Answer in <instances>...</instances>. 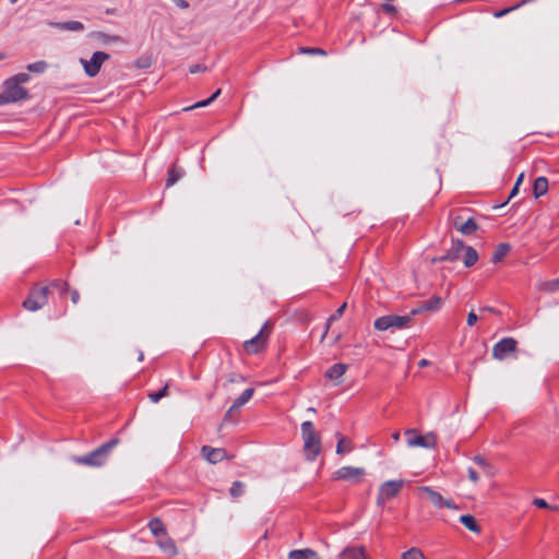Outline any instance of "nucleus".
<instances>
[{
    "label": "nucleus",
    "instance_id": "obj_23",
    "mask_svg": "<svg viewBox=\"0 0 559 559\" xmlns=\"http://www.w3.org/2000/svg\"><path fill=\"white\" fill-rule=\"evenodd\" d=\"M347 370V365L345 364H334L332 367H330L326 372L325 377L330 380H340L344 373Z\"/></svg>",
    "mask_w": 559,
    "mask_h": 559
},
{
    "label": "nucleus",
    "instance_id": "obj_53",
    "mask_svg": "<svg viewBox=\"0 0 559 559\" xmlns=\"http://www.w3.org/2000/svg\"><path fill=\"white\" fill-rule=\"evenodd\" d=\"M481 468H483V471H484V473H485V474H487V475H493V473H492V471H491L492 468H491V466H490V465H489V467H481Z\"/></svg>",
    "mask_w": 559,
    "mask_h": 559
},
{
    "label": "nucleus",
    "instance_id": "obj_12",
    "mask_svg": "<svg viewBox=\"0 0 559 559\" xmlns=\"http://www.w3.org/2000/svg\"><path fill=\"white\" fill-rule=\"evenodd\" d=\"M366 471L362 467L342 466L333 474L336 480H346L350 483H359L365 476Z\"/></svg>",
    "mask_w": 559,
    "mask_h": 559
},
{
    "label": "nucleus",
    "instance_id": "obj_24",
    "mask_svg": "<svg viewBox=\"0 0 559 559\" xmlns=\"http://www.w3.org/2000/svg\"><path fill=\"white\" fill-rule=\"evenodd\" d=\"M464 257H463V263L466 267L473 266L477 260H478V253L477 251L471 247L464 245Z\"/></svg>",
    "mask_w": 559,
    "mask_h": 559
},
{
    "label": "nucleus",
    "instance_id": "obj_7",
    "mask_svg": "<svg viewBox=\"0 0 559 559\" xmlns=\"http://www.w3.org/2000/svg\"><path fill=\"white\" fill-rule=\"evenodd\" d=\"M272 325L269 322H265L259 333L250 340H247L243 343V349L247 354H258L263 350L266 346L269 334L265 333V330H270Z\"/></svg>",
    "mask_w": 559,
    "mask_h": 559
},
{
    "label": "nucleus",
    "instance_id": "obj_26",
    "mask_svg": "<svg viewBox=\"0 0 559 559\" xmlns=\"http://www.w3.org/2000/svg\"><path fill=\"white\" fill-rule=\"evenodd\" d=\"M148 528L155 538L167 532L164 523L158 518H154L148 522Z\"/></svg>",
    "mask_w": 559,
    "mask_h": 559
},
{
    "label": "nucleus",
    "instance_id": "obj_13",
    "mask_svg": "<svg viewBox=\"0 0 559 559\" xmlns=\"http://www.w3.org/2000/svg\"><path fill=\"white\" fill-rule=\"evenodd\" d=\"M201 453L209 463L216 464L219 463L226 459H230L227 455V452L223 448H212L210 445H203L201 448Z\"/></svg>",
    "mask_w": 559,
    "mask_h": 559
},
{
    "label": "nucleus",
    "instance_id": "obj_55",
    "mask_svg": "<svg viewBox=\"0 0 559 559\" xmlns=\"http://www.w3.org/2000/svg\"><path fill=\"white\" fill-rule=\"evenodd\" d=\"M399 437H400V436H399V432H395V433L393 435V438H394L395 440H399Z\"/></svg>",
    "mask_w": 559,
    "mask_h": 559
},
{
    "label": "nucleus",
    "instance_id": "obj_11",
    "mask_svg": "<svg viewBox=\"0 0 559 559\" xmlns=\"http://www.w3.org/2000/svg\"><path fill=\"white\" fill-rule=\"evenodd\" d=\"M518 342L512 337H504L492 347V357L498 360H503L511 354L515 353Z\"/></svg>",
    "mask_w": 559,
    "mask_h": 559
},
{
    "label": "nucleus",
    "instance_id": "obj_29",
    "mask_svg": "<svg viewBox=\"0 0 559 559\" xmlns=\"http://www.w3.org/2000/svg\"><path fill=\"white\" fill-rule=\"evenodd\" d=\"M538 288L546 293H552V292L559 290V277L555 278V280L542 282L538 285Z\"/></svg>",
    "mask_w": 559,
    "mask_h": 559
},
{
    "label": "nucleus",
    "instance_id": "obj_19",
    "mask_svg": "<svg viewBox=\"0 0 559 559\" xmlns=\"http://www.w3.org/2000/svg\"><path fill=\"white\" fill-rule=\"evenodd\" d=\"M48 25L61 31L79 32L84 29V25L79 21L49 22Z\"/></svg>",
    "mask_w": 559,
    "mask_h": 559
},
{
    "label": "nucleus",
    "instance_id": "obj_48",
    "mask_svg": "<svg viewBox=\"0 0 559 559\" xmlns=\"http://www.w3.org/2000/svg\"><path fill=\"white\" fill-rule=\"evenodd\" d=\"M512 10H513V8L504 9V10H502V11H500V12L495 13V16H496V17H501V16H503L504 14L509 13V12H510V11H512Z\"/></svg>",
    "mask_w": 559,
    "mask_h": 559
},
{
    "label": "nucleus",
    "instance_id": "obj_32",
    "mask_svg": "<svg viewBox=\"0 0 559 559\" xmlns=\"http://www.w3.org/2000/svg\"><path fill=\"white\" fill-rule=\"evenodd\" d=\"M402 559H428V558L424 555V552L419 548L413 547L402 554Z\"/></svg>",
    "mask_w": 559,
    "mask_h": 559
},
{
    "label": "nucleus",
    "instance_id": "obj_3",
    "mask_svg": "<svg viewBox=\"0 0 559 559\" xmlns=\"http://www.w3.org/2000/svg\"><path fill=\"white\" fill-rule=\"evenodd\" d=\"M411 322V316L389 314L377 318L373 322V326L378 331L402 330L407 328Z\"/></svg>",
    "mask_w": 559,
    "mask_h": 559
},
{
    "label": "nucleus",
    "instance_id": "obj_37",
    "mask_svg": "<svg viewBox=\"0 0 559 559\" xmlns=\"http://www.w3.org/2000/svg\"><path fill=\"white\" fill-rule=\"evenodd\" d=\"M533 504L539 509H551L554 511L559 510V508L557 506H550L545 499H542V498H535L533 500Z\"/></svg>",
    "mask_w": 559,
    "mask_h": 559
},
{
    "label": "nucleus",
    "instance_id": "obj_43",
    "mask_svg": "<svg viewBox=\"0 0 559 559\" xmlns=\"http://www.w3.org/2000/svg\"><path fill=\"white\" fill-rule=\"evenodd\" d=\"M206 71V67L204 64H193L190 67L189 72L191 74L198 73V72H204Z\"/></svg>",
    "mask_w": 559,
    "mask_h": 559
},
{
    "label": "nucleus",
    "instance_id": "obj_1",
    "mask_svg": "<svg viewBox=\"0 0 559 559\" xmlns=\"http://www.w3.org/2000/svg\"><path fill=\"white\" fill-rule=\"evenodd\" d=\"M304 441V454L307 461L313 462L321 452V437L312 421H304L300 426Z\"/></svg>",
    "mask_w": 559,
    "mask_h": 559
},
{
    "label": "nucleus",
    "instance_id": "obj_25",
    "mask_svg": "<svg viewBox=\"0 0 559 559\" xmlns=\"http://www.w3.org/2000/svg\"><path fill=\"white\" fill-rule=\"evenodd\" d=\"M460 522L471 532L479 534L480 526L477 524L476 519L471 514H464L460 516Z\"/></svg>",
    "mask_w": 559,
    "mask_h": 559
},
{
    "label": "nucleus",
    "instance_id": "obj_47",
    "mask_svg": "<svg viewBox=\"0 0 559 559\" xmlns=\"http://www.w3.org/2000/svg\"><path fill=\"white\" fill-rule=\"evenodd\" d=\"M176 4L181 9H187L189 3L186 0H175Z\"/></svg>",
    "mask_w": 559,
    "mask_h": 559
},
{
    "label": "nucleus",
    "instance_id": "obj_10",
    "mask_svg": "<svg viewBox=\"0 0 559 559\" xmlns=\"http://www.w3.org/2000/svg\"><path fill=\"white\" fill-rule=\"evenodd\" d=\"M109 58V53L104 51H96L93 53L90 60L81 58L80 62L83 66L85 74L90 78H94L98 74L103 63Z\"/></svg>",
    "mask_w": 559,
    "mask_h": 559
},
{
    "label": "nucleus",
    "instance_id": "obj_4",
    "mask_svg": "<svg viewBox=\"0 0 559 559\" xmlns=\"http://www.w3.org/2000/svg\"><path fill=\"white\" fill-rule=\"evenodd\" d=\"M27 91L17 84L16 80L8 79L4 82V91L0 94V105L15 103L27 98Z\"/></svg>",
    "mask_w": 559,
    "mask_h": 559
},
{
    "label": "nucleus",
    "instance_id": "obj_40",
    "mask_svg": "<svg viewBox=\"0 0 559 559\" xmlns=\"http://www.w3.org/2000/svg\"><path fill=\"white\" fill-rule=\"evenodd\" d=\"M381 9L386 14H394V13H396V8L393 4H391V3H383L381 5Z\"/></svg>",
    "mask_w": 559,
    "mask_h": 559
},
{
    "label": "nucleus",
    "instance_id": "obj_38",
    "mask_svg": "<svg viewBox=\"0 0 559 559\" xmlns=\"http://www.w3.org/2000/svg\"><path fill=\"white\" fill-rule=\"evenodd\" d=\"M301 53H309V55H321L325 56L326 52L321 48H310V47H302L300 48Z\"/></svg>",
    "mask_w": 559,
    "mask_h": 559
},
{
    "label": "nucleus",
    "instance_id": "obj_17",
    "mask_svg": "<svg viewBox=\"0 0 559 559\" xmlns=\"http://www.w3.org/2000/svg\"><path fill=\"white\" fill-rule=\"evenodd\" d=\"M254 390L252 388L246 389L233 403L225 415V419H227L234 412L240 411V408L247 404L252 397Z\"/></svg>",
    "mask_w": 559,
    "mask_h": 559
},
{
    "label": "nucleus",
    "instance_id": "obj_8",
    "mask_svg": "<svg viewBox=\"0 0 559 559\" xmlns=\"http://www.w3.org/2000/svg\"><path fill=\"white\" fill-rule=\"evenodd\" d=\"M404 480H389L383 483L379 487L378 496H377V504L382 506L386 501L393 499L399 495L401 489L403 488Z\"/></svg>",
    "mask_w": 559,
    "mask_h": 559
},
{
    "label": "nucleus",
    "instance_id": "obj_46",
    "mask_svg": "<svg viewBox=\"0 0 559 559\" xmlns=\"http://www.w3.org/2000/svg\"><path fill=\"white\" fill-rule=\"evenodd\" d=\"M71 300L73 304H78L79 300H80V294L78 290H72L71 292Z\"/></svg>",
    "mask_w": 559,
    "mask_h": 559
},
{
    "label": "nucleus",
    "instance_id": "obj_36",
    "mask_svg": "<svg viewBox=\"0 0 559 559\" xmlns=\"http://www.w3.org/2000/svg\"><path fill=\"white\" fill-rule=\"evenodd\" d=\"M168 392V385L166 384L162 390L158 392H153L148 394L150 400L153 403H158L164 396L167 395Z\"/></svg>",
    "mask_w": 559,
    "mask_h": 559
},
{
    "label": "nucleus",
    "instance_id": "obj_39",
    "mask_svg": "<svg viewBox=\"0 0 559 559\" xmlns=\"http://www.w3.org/2000/svg\"><path fill=\"white\" fill-rule=\"evenodd\" d=\"M13 80H16L17 84L26 83L29 81V75L27 73H19L15 76L12 78Z\"/></svg>",
    "mask_w": 559,
    "mask_h": 559
},
{
    "label": "nucleus",
    "instance_id": "obj_5",
    "mask_svg": "<svg viewBox=\"0 0 559 559\" xmlns=\"http://www.w3.org/2000/svg\"><path fill=\"white\" fill-rule=\"evenodd\" d=\"M49 288L47 286H35L24 300L23 307L28 311H37L48 302Z\"/></svg>",
    "mask_w": 559,
    "mask_h": 559
},
{
    "label": "nucleus",
    "instance_id": "obj_9",
    "mask_svg": "<svg viewBox=\"0 0 559 559\" xmlns=\"http://www.w3.org/2000/svg\"><path fill=\"white\" fill-rule=\"evenodd\" d=\"M405 435L407 445L411 448L421 447L426 449H433L437 444V436L433 432L418 435L415 430H407Z\"/></svg>",
    "mask_w": 559,
    "mask_h": 559
},
{
    "label": "nucleus",
    "instance_id": "obj_16",
    "mask_svg": "<svg viewBox=\"0 0 559 559\" xmlns=\"http://www.w3.org/2000/svg\"><path fill=\"white\" fill-rule=\"evenodd\" d=\"M156 544L162 551L167 554L168 556H177L178 549L171 537L168 536L167 532L156 537Z\"/></svg>",
    "mask_w": 559,
    "mask_h": 559
},
{
    "label": "nucleus",
    "instance_id": "obj_50",
    "mask_svg": "<svg viewBox=\"0 0 559 559\" xmlns=\"http://www.w3.org/2000/svg\"><path fill=\"white\" fill-rule=\"evenodd\" d=\"M519 188H520V187H518V185H514V186H513V188H512V190H511V192H510L509 199H512V198H514V197L518 194V192H519Z\"/></svg>",
    "mask_w": 559,
    "mask_h": 559
},
{
    "label": "nucleus",
    "instance_id": "obj_45",
    "mask_svg": "<svg viewBox=\"0 0 559 559\" xmlns=\"http://www.w3.org/2000/svg\"><path fill=\"white\" fill-rule=\"evenodd\" d=\"M474 462L477 463L480 467H489V463L481 456H475Z\"/></svg>",
    "mask_w": 559,
    "mask_h": 559
},
{
    "label": "nucleus",
    "instance_id": "obj_52",
    "mask_svg": "<svg viewBox=\"0 0 559 559\" xmlns=\"http://www.w3.org/2000/svg\"><path fill=\"white\" fill-rule=\"evenodd\" d=\"M429 364L430 362L427 359H421V360H419L418 366L423 368V367H427Z\"/></svg>",
    "mask_w": 559,
    "mask_h": 559
},
{
    "label": "nucleus",
    "instance_id": "obj_57",
    "mask_svg": "<svg viewBox=\"0 0 559 559\" xmlns=\"http://www.w3.org/2000/svg\"><path fill=\"white\" fill-rule=\"evenodd\" d=\"M4 59V56L2 53H0V60Z\"/></svg>",
    "mask_w": 559,
    "mask_h": 559
},
{
    "label": "nucleus",
    "instance_id": "obj_27",
    "mask_svg": "<svg viewBox=\"0 0 559 559\" xmlns=\"http://www.w3.org/2000/svg\"><path fill=\"white\" fill-rule=\"evenodd\" d=\"M510 251V246L508 243H500L492 253V262H500Z\"/></svg>",
    "mask_w": 559,
    "mask_h": 559
},
{
    "label": "nucleus",
    "instance_id": "obj_20",
    "mask_svg": "<svg viewBox=\"0 0 559 559\" xmlns=\"http://www.w3.org/2000/svg\"><path fill=\"white\" fill-rule=\"evenodd\" d=\"M335 437L337 438V444L335 450L336 454L344 455L346 453H349L354 449L352 440L348 439L347 437L341 435L340 432H337Z\"/></svg>",
    "mask_w": 559,
    "mask_h": 559
},
{
    "label": "nucleus",
    "instance_id": "obj_6",
    "mask_svg": "<svg viewBox=\"0 0 559 559\" xmlns=\"http://www.w3.org/2000/svg\"><path fill=\"white\" fill-rule=\"evenodd\" d=\"M416 491L427 497L429 502L437 509L448 508L457 510L459 507L453 502L452 499L444 498L439 491L435 490L429 486H420L416 488Z\"/></svg>",
    "mask_w": 559,
    "mask_h": 559
},
{
    "label": "nucleus",
    "instance_id": "obj_41",
    "mask_svg": "<svg viewBox=\"0 0 559 559\" xmlns=\"http://www.w3.org/2000/svg\"><path fill=\"white\" fill-rule=\"evenodd\" d=\"M478 321V316L474 312V311H471L468 314H467V325L468 326H473L476 324V322Z\"/></svg>",
    "mask_w": 559,
    "mask_h": 559
},
{
    "label": "nucleus",
    "instance_id": "obj_14",
    "mask_svg": "<svg viewBox=\"0 0 559 559\" xmlns=\"http://www.w3.org/2000/svg\"><path fill=\"white\" fill-rule=\"evenodd\" d=\"M451 222L453 227L462 235H471L478 229L477 223L472 217L463 221L461 215H456L451 218Z\"/></svg>",
    "mask_w": 559,
    "mask_h": 559
},
{
    "label": "nucleus",
    "instance_id": "obj_30",
    "mask_svg": "<svg viewBox=\"0 0 559 559\" xmlns=\"http://www.w3.org/2000/svg\"><path fill=\"white\" fill-rule=\"evenodd\" d=\"M426 311H436L442 305V299L439 296H433L430 300L421 302Z\"/></svg>",
    "mask_w": 559,
    "mask_h": 559
},
{
    "label": "nucleus",
    "instance_id": "obj_33",
    "mask_svg": "<svg viewBox=\"0 0 559 559\" xmlns=\"http://www.w3.org/2000/svg\"><path fill=\"white\" fill-rule=\"evenodd\" d=\"M243 491H245V484L239 480L234 481L229 489V493L234 498L240 497L243 493Z\"/></svg>",
    "mask_w": 559,
    "mask_h": 559
},
{
    "label": "nucleus",
    "instance_id": "obj_58",
    "mask_svg": "<svg viewBox=\"0 0 559 559\" xmlns=\"http://www.w3.org/2000/svg\"><path fill=\"white\" fill-rule=\"evenodd\" d=\"M17 0H10L11 3H15Z\"/></svg>",
    "mask_w": 559,
    "mask_h": 559
},
{
    "label": "nucleus",
    "instance_id": "obj_2",
    "mask_svg": "<svg viewBox=\"0 0 559 559\" xmlns=\"http://www.w3.org/2000/svg\"><path fill=\"white\" fill-rule=\"evenodd\" d=\"M118 444V439H111L96 450L83 456H74L72 461L79 465L100 467L108 460L110 451Z\"/></svg>",
    "mask_w": 559,
    "mask_h": 559
},
{
    "label": "nucleus",
    "instance_id": "obj_49",
    "mask_svg": "<svg viewBox=\"0 0 559 559\" xmlns=\"http://www.w3.org/2000/svg\"><path fill=\"white\" fill-rule=\"evenodd\" d=\"M479 311H481V312L498 313V311H497L495 308H492V307H481V308L479 309Z\"/></svg>",
    "mask_w": 559,
    "mask_h": 559
},
{
    "label": "nucleus",
    "instance_id": "obj_51",
    "mask_svg": "<svg viewBox=\"0 0 559 559\" xmlns=\"http://www.w3.org/2000/svg\"><path fill=\"white\" fill-rule=\"evenodd\" d=\"M523 179H524V174H520L519 177L516 178V181L514 185H518V187L521 186V183L523 182Z\"/></svg>",
    "mask_w": 559,
    "mask_h": 559
},
{
    "label": "nucleus",
    "instance_id": "obj_21",
    "mask_svg": "<svg viewBox=\"0 0 559 559\" xmlns=\"http://www.w3.org/2000/svg\"><path fill=\"white\" fill-rule=\"evenodd\" d=\"M287 559H322L318 552L310 548L289 551Z\"/></svg>",
    "mask_w": 559,
    "mask_h": 559
},
{
    "label": "nucleus",
    "instance_id": "obj_15",
    "mask_svg": "<svg viewBox=\"0 0 559 559\" xmlns=\"http://www.w3.org/2000/svg\"><path fill=\"white\" fill-rule=\"evenodd\" d=\"M463 249H464V242L462 240H453L451 248L443 255L433 258L432 263L445 262V261H449V262L456 261L460 258Z\"/></svg>",
    "mask_w": 559,
    "mask_h": 559
},
{
    "label": "nucleus",
    "instance_id": "obj_31",
    "mask_svg": "<svg viewBox=\"0 0 559 559\" xmlns=\"http://www.w3.org/2000/svg\"><path fill=\"white\" fill-rule=\"evenodd\" d=\"M221 93H222V91H221V88H218L207 99L198 102L197 104H194V105H192L190 107L185 108V110H190V109H193V108H201V107L209 106L211 103H213L221 95Z\"/></svg>",
    "mask_w": 559,
    "mask_h": 559
},
{
    "label": "nucleus",
    "instance_id": "obj_56",
    "mask_svg": "<svg viewBox=\"0 0 559 559\" xmlns=\"http://www.w3.org/2000/svg\"><path fill=\"white\" fill-rule=\"evenodd\" d=\"M139 360H143V354L142 353L139 356Z\"/></svg>",
    "mask_w": 559,
    "mask_h": 559
},
{
    "label": "nucleus",
    "instance_id": "obj_35",
    "mask_svg": "<svg viewBox=\"0 0 559 559\" xmlns=\"http://www.w3.org/2000/svg\"><path fill=\"white\" fill-rule=\"evenodd\" d=\"M47 63L45 61H36L34 63H29L27 66V70L29 72H34V73H44L47 69Z\"/></svg>",
    "mask_w": 559,
    "mask_h": 559
},
{
    "label": "nucleus",
    "instance_id": "obj_28",
    "mask_svg": "<svg viewBox=\"0 0 559 559\" xmlns=\"http://www.w3.org/2000/svg\"><path fill=\"white\" fill-rule=\"evenodd\" d=\"M346 308H347V304H346V302H344V304H342V305H341V307H340V308H338V309H337V310H336L332 316H330V318L328 319L326 325H325L324 333H323V335H322V340L326 336V334H328V332H329V329H330L331 323H332L333 321L338 320V319L343 316V313H344V311H345V309H346Z\"/></svg>",
    "mask_w": 559,
    "mask_h": 559
},
{
    "label": "nucleus",
    "instance_id": "obj_54",
    "mask_svg": "<svg viewBox=\"0 0 559 559\" xmlns=\"http://www.w3.org/2000/svg\"><path fill=\"white\" fill-rule=\"evenodd\" d=\"M308 412H310V413H313V414H314L317 411H316V408H314V407H309V408H308Z\"/></svg>",
    "mask_w": 559,
    "mask_h": 559
},
{
    "label": "nucleus",
    "instance_id": "obj_44",
    "mask_svg": "<svg viewBox=\"0 0 559 559\" xmlns=\"http://www.w3.org/2000/svg\"><path fill=\"white\" fill-rule=\"evenodd\" d=\"M424 311H426V309H424L423 304H420L417 308H414L407 316H411L413 319L415 316H417Z\"/></svg>",
    "mask_w": 559,
    "mask_h": 559
},
{
    "label": "nucleus",
    "instance_id": "obj_18",
    "mask_svg": "<svg viewBox=\"0 0 559 559\" xmlns=\"http://www.w3.org/2000/svg\"><path fill=\"white\" fill-rule=\"evenodd\" d=\"M341 559H368L364 547H347L341 555Z\"/></svg>",
    "mask_w": 559,
    "mask_h": 559
},
{
    "label": "nucleus",
    "instance_id": "obj_42",
    "mask_svg": "<svg viewBox=\"0 0 559 559\" xmlns=\"http://www.w3.org/2000/svg\"><path fill=\"white\" fill-rule=\"evenodd\" d=\"M467 473H468V479L472 483H477L478 481L479 475H478V473L473 467H468L467 468Z\"/></svg>",
    "mask_w": 559,
    "mask_h": 559
},
{
    "label": "nucleus",
    "instance_id": "obj_34",
    "mask_svg": "<svg viewBox=\"0 0 559 559\" xmlns=\"http://www.w3.org/2000/svg\"><path fill=\"white\" fill-rule=\"evenodd\" d=\"M181 177V171L176 167H171L168 171V179L166 181V186L170 187L175 185Z\"/></svg>",
    "mask_w": 559,
    "mask_h": 559
},
{
    "label": "nucleus",
    "instance_id": "obj_22",
    "mask_svg": "<svg viewBox=\"0 0 559 559\" xmlns=\"http://www.w3.org/2000/svg\"><path fill=\"white\" fill-rule=\"evenodd\" d=\"M548 191V179L544 176L537 177L533 185V193L536 199L545 195Z\"/></svg>",
    "mask_w": 559,
    "mask_h": 559
}]
</instances>
